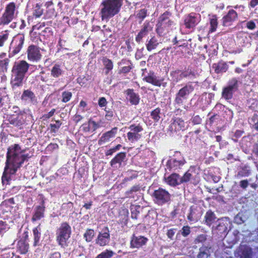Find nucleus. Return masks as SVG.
<instances>
[{
	"label": "nucleus",
	"instance_id": "51",
	"mask_svg": "<svg viewBox=\"0 0 258 258\" xmlns=\"http://www.w3.org/2000/svg\"><path fill=\"white\" fill-rule=\"evenodd\" d=\"M258 4V0H251L250 2V5L251 7H254Z\"/></svg>",
	"mask_w": 258,
	"mask_h": 258
},
{
	"label": "nucleus",
	"instance_id": "20",
	"mask_svg": "<svg viewBox=\"0 0 258 258\" xmlns=\"http://www.w3.org/2000/svg\"><path fill=\"white\" fill-rule=\"evenodd\" d=\"M127 98L130 102L134 104H137L139 103V96L134 93L132 90H128L127 91Z\"/></svg>",
	"mask_w": 258,
	"mask_h": 258
},
{
	"label": "nucleus",
	"instance_id": "47",
	"mask_svg": "<svg viewBox=\"0 0 258 258\" xmlns=\"http://www.w3.org/2000/svg\"><path fill=\"white\" fill-rule=\"evenodd\" d=\"M255 26V24L253 22H248L247 23V27L249 29H253Z\"/></svg>",
	"mask_w": 258,
	"mask_h": 258
},
{
	"label": "nucleus",
	"instance_id": "53",
	"mask_svg": "<svg viewBox=\"0 0 258 258\" xmlns=\"http://www.w3.org/2000/svg\"><path fill=\"white\" fill-rule=\"evenodd\" d=\"M82 118V117L80 115H76L74 119L76 121L78 122Z\"/></svg>",
	"mask_w": 258,
	"mask_h": 258
},
{
	"label": "nucleus",
	"instance_id": "4",
	"mask_svg": "<svg viewBox=\"0 0 258 258\" xmlns=\"http://www.w3.org/2000/svg\"><path fill=\"white\" fill-rule=\"evenodd\" d=\"M71 234L70 227L67 224H62L59 228L57 237V240L59 245L64 246L67 245Z\"/></svg>",
	"mask_w": 258,
	"mask_h": 258
},
{
	"label": "nucleus",
	"instance_id": "13",
	"mask_svg": "<svg viewBox=\"0 0 258 258\" xmlns=\"http://www.w3.org/2000/svg\"><path fill=\"white\" fill-rule=\"evenodd\" d=\"M250 255L251 249L245 246H241L235 253V256L239 258H250Z\"/></svg>",
	"mask_w": 258,
	"mask_h": 258
},
{
	"label": "nucleus",
	"instance_id": "56",
	"mask_svg": "<svg viewBox=\"0 0 258 258\" xmlns=\"http://www.w3.org/2000/svg\"><path fill=\"white\" fill-rule=\"evenodd\" d=\"M80 106L83 107H84L85 106H86V103L83 101H82L81 102H80Z\"/></svg>",
	"mask_w": 258,
	"mask_h": 258
},
{
	"label": "nucleus",
	"instance_id": "28",
	"mask_svg": "<svg viewBox=\"0 0 258 258\" xmlns=\"http://www.w3.org/2000/svg\"><path fill=\"white\" fill-rule=\"evenodd\" d=\"M51 75L54 77H58L61 74V71L58 66H54L51 72Z\"/></svg>",
	"mask_w": 258,
	"mask_h": 258
},
{
	"label": "nucleus",
	"instance_id": "64",
	"mask_svg": "<svg viewBox=\"0 0 258 258\" xmlns=\"http://www.w3.org/2000/svg\"><path fill=\"white\" fill-rule=\"evenodd\" d=\"M220 140V138H219V137L217 138V140Z\"/></svg>",
	"mask_w": 258,
	"mask_h": 258
},
{
	"label": "nucleus",
	"instance_id": "15",
	"mask_svg": "<svg viewBox=\"0 0 258 258\" xmlns=\"http://www.w3.org/2000/svg\"><path fill=\"white\" fill-rule=\"evenodd\" d=\"M147 239L144 237H134L131 241V247L132 248H139L145 244Z\"/></svg>",
	"mask_w": 258,
	"mask_h": 258
},
{
	"label": "nucleus",
	"instance_id": "34",
	"mask_svg": "<svg viewBox=\"0 0 258 258\" xmlns=\"http://www.w3.org/2000/svg\"><path fill=\"white\" fill-rule=\"evenodd\" d=\"M217 19L215 17H213L210 20V25H211V28H210V31L211 32H214L216 30L217 26Z\"/></svg>",
	"mask_w": 258,
	"mask_h": 258
},
{
	"label": "nucleus",
	"instance_id": "30",
	"mask_svg": "<svg viewBox=\"0 0 258 258\" xmlns=\"http://www.w3.org/2000/svg\"><path fill=\"white\" fill-rule=\"evenodd\" d=\"M43 208L41 207H38L33 217V220L35 221L41 218L43 216Z\"/></svg>",
	"mask_w": 258,
	"mask_h": 258
},
{
	"label": "nucleus",
	"instance_id": "9",
	"mask_svg": "<svg viewBox=\"0 0 258 258\" xmlns=\"http://www.w3.org/2000/svg\"><path fill=\"white\" fill-rule=\"evenodd\" d=\"M110 240V235L107 228L103 229L100 232L96 240L97 244L103 246L107 244Z\"/></svg>",
	"mask_w": 258,
	"mask_h": 258
},
{
	"label": "nucleus",
	"instance_id": "16",
	"mask_svg": "<svg viewBox=\"0 0 258 258\" xmlns=\"http://www.w3.org/2000/svg\"><path fill=\"white\" fill-rule=\"evenodd\" d=\"M237 14L234 10H230L228 13L223 18L224 25H228L230 23L236 20Z\"/></svg>",
	"mask_w": 258,
	"mask_h": 258
},
{
	"label": "nucleus",
	"instance_id": "42",
	"mask_svg": "<svg viewBox=\"0 0 258 258\" xmlns=\"http://www.w3.org/2000/svg\"><path fill=\"white\" fill-rule=\"evenodd\" d=\"M8 39L7 34H5L2 35H0V46H3L5 42Z\"/></svg>",
	"mask_w": 258,
	"mask_h": 258
},
{
	"label": "nucleus",
	"instance_id": "17",
	"mask_svg": "<svg viewBox=\"0 0 258 258\" xmlns=\"http://www.w3.org/2000/svg\"><path fill=\"white\" fill-rule=\"evenodd\" d=\"M143 80L155 86H160L161 84V80L157 79L153 73H150L148 76L145 77Z\"/></svg>",
	"mask_w": 258,
	"mask_h": 258
},
{
	"label": "nucleus",
	"instance_id": "14",
	"mask_svg": "<svg viewBox=\"0 0 258 258\" xmlns=\"http://www.w3.org/2000/svg\"><path fill=\"white\" fill-rule=\"evenodd\" d=\"M100 126L99 123L90 119L88 123L84 124L82 126V130L86 132H93Z\"/></svg>",
	"mask_w": 258,
	"mask_h": 258
},
{
	"label": "nucleus",
	"instance_id": "27",
	"mask_svg": "<svg viewBox=\"0 0 258 258\" xmlns=\"http://www.w3.org/2000/svg\"><path fill=\"white\" fill-rule=\"evenodd\" d=\"M158 44L159 43L157 42V41L154 38H152L147 44V49L149 51H151L156 48Z\"/></svg>",
	"mask_w": 258,
	"mask_h": 258
},
{
	"label": "nucleus",
	"instance_id": "41",
	"mask_svg": "<svg viewBox=\"0 0 258 258\" xmlns=\"http://www.w3.org/2000/svg\"><path fill=\"white\" fill-rule=\"evenodd\" d=\"M251 123H253V125L254 126V127L255 129L258 130V116H254L251 120Z\"/></svg>",
	"mask_w": 258,
	"mask_h": 258
},
{
	"label": "nucleus",
	"instance_id": "29",
	"mask_svg": "<svg viewBox=\"0 0 258 258\" xmlns=\"http://www.w3.org/2000/svg\"><path fill=\"white\" fill-rule=\"evenodd\" d=\"M215 219V216L213 212L208 211L206 215V222L207 224L210 225Z\"/></svg>",
	"mask_w": 258,
	"mask_h": 258
},
{
	"label": "nucleus",
	"instance_id": "58",
	"mask_svg": "<svg viewBox=\"0 0 258 258\" xmlns=\"http://www.w3.org/2000/svg\"><path fill=\"white\" fill-rule=\"evenodd\" d=\"M114 151H112V149L110 150V151H108L107 153V155H111L112 154V152H113Z\"/></svg>",
	"mask_w": 258,
	"mask_h": 258
},
{
	"label": "nucleus",
	"instance_id": "23",
	"mask_svg": "<svg viewBox=\"0 0 258 258\" xmlns=\"http://www.w3.org/2000/svg\"><path fill=\"white\" fill-rule=\"evenodd\" d=\"M10 122L15 126H19L23 123V119L21 115L12 116L10 119Z\"/></svg>",
	"mask_w": 258,
	"mask_h": 258
},
{
	"label": "nucleus",
	"instance_id": "32",
	"mask_svg": "<svg viewBox=\"0 0 258 258\" xmlns=\"http://www.w3.org/2000/svg\"><path fill=\"white\" fill-rule=\"evenodd\" d=\"M94 236V231L93 230H88L84 234V237L87 241H90Z\"/></svg>",
	"mask_w": 258,
	"mask_h": 258
},
{
	"label": "nucleus",
	"instance_id": "61",
	"mask_svg": "<svg viewBox=\"0 0 258 258\" xmlns=\"http://www.w3.org/2000/svg\"><path fill=\"white\" fill-rule=\"evenodd\" d=\"M14 111L15 112H17V110H18V107H14Z\"/></svg>",
	"mask_w": 258,
	"mask_h": 258
},
{
	"label": "nucleus",
	"instance_id": "48",
	"mask_svg": "<svg viewBox=\"0 0 258 258\" xmlns=\"http://www.w3.org/2000/svg\"><path fill=\"white\" fill-rule=\"evenodd\" d=\"M241 187L245 188H246L248 185V182L247 180H242L240 181V183Z\"/></svg>",
	"mask_w": 258,
	"mask_h": 258
},
{
	"label": "nucleus",
	"instance_id": "45",
	"mask_svg": "<svg viewBox=\"0 0 258 258\" xmlns=\"http://www.w3.org/2000/svg\"><path fill=\"white\" fill-rule=\"evenodd\" d=\"M217 229H218L219 231L225 232L227 230V227L225 226L224 224H222V223H220L217 227Z\"/></svg>",
	"mask_w": 258,
	"mask_h": 258
},
{
	"label": "nucleus",
	"instance_id": "3",
	"mask_svg": "<svg viewBox=\"0 0 258 258\" xmlns=\"http://www.w3.org/2000/svg\"><path fill=\"white\" fill-rule=\"evenodd\" d=\"M29 64L25 61H21L16 63L13 69L12 84L14 86H19L21 85L27 72Z\"/></svg>",
	"mask_w": 258,
	"mask_h": 258
},
{
	"label": "nucleus",
	"instance_id": "1",
	"mask_svg": "<svg viewBox=\"0 0 258 258\" xmlns=\"http://www.w3.org/2000/svg\"><path fill=\"white\" fill-rule=\"evenodd\" d=\"M30 156L25 153L17 144L10 147L7 153L6 166L2 177V182L7 183L11 178V175H14L20 167L23 162Z\"/></svg>",
	"mask_w": 258,
	"mask_h": 258
},
{
	"label": "nucleus",
	"instance_id": "7",
	"mask_svg": "<svg viewBox=\"0 0 258 258\" xmlns=\"http://www.w3.org/2000/svg\"><path fill=\"white\" fill-rule=\"evenodd\" d=\"M237 88V81L235 79H232L229 85L225 87L222 92V97L226 100L231 99L233 93Z\"/></svg>",
	"mask_w": 258,
	"mask_h": 258
},
{
	"label": "nucleus",
	"instance_id": "60",
	"mask_svg": "<svg viewBox=\"0 0 258 258\" xmlns=\"http://www.w3.org/2000/svg\"><path fill=\"white\" fill-rule=\"evenodd\" d=\"M251 187H253V188H256V185L255 184H251Z\"/></svg>",
	"mask_w": 258,
	"mask_h": 258
},
{
	"label": "nucleus",
	"instance_id": "25",
	"mask_svg": "<svg viewBox=\"0 0 258 258\" xmlns=\"http://www.w3.org/2000/svg\"><path fill=\"white\" fill-rule=\"evenodd\" d=\"M113 254V251L107 249L98 254L95 258H111Z\"/></svg>",
	"mask_w": 258,
	"mask_h": 258
},
{
	"label": "nucleus",
	"instance_id": "31",
	"mask_svg": "<svg viewBox=\"0 0 258 258\" xmlns=\"http://www.w3.org/2000/svg\"><path fill=\"white\" fill-rule=\"evenodd\" d=\"M148 26H146L144 27L143 30L141 31V32L139 33L137 37H136V40L138 41H140L143 37L146 35L147 32L148 31Z\"/></svg>",
	"mask_w": 258,
	"mask_h": 258
},
{
	"label": "nucleus",
	"instance_id": "24",
	"mask_svg": "<svg viewBox=\"0 0 258 258\" xmlns=\"http://www.w3.org/2000/svg\"><path fill=\"white\" fill-rule=\"evenodd\" d=\"M192 90L193 89L190 86H186L180 90L178 93V96L183 97L184 96L191 92Z\"/></svg>",
	"mask_w": 258,
	"mask_h": 258
},
{
	"label": "nucleus",
	"instance_id": "26",
	"mask_svg": "<svg viewBox=\"0 0 258 258\" xmlns=\"http://www.w3.org/2000/svg\"><path fill=\"white\" fill-rule=\"evenodd\" d=\"M125 155L123 153H120L118 154L112 161L111 165L115 164L117 163H120L124 159Z\"/></svg>",
	"mask_w": 258,
	"mask_h": 258
},
{
	"label": "nucleus",
	"instance_id": "62",
	"mask_svg": "<svg viewBox=\"0 0 258 258\" xmlns=\"http://www.w3.org/2000/svg\"><path fill=\"white\" fill-rule=\"evenodd\" d=\"M53 112H54V110H53V111H51V112H50V113H51V115H52V114L53 113Z\"/></svg>",
	"mask_w": 258,
	"mask_h": 258
},
{
	"label": "nucleus",
	"instance_id": "46",
	"mask_svg": "<svg viewBox=\"0 0 258 258\" xmlns=\"http://www.w3.org/2000/svg\"><path fill=\"white\" fill-rule=\"evenodd\" d=\"M138 16L139 18H144L146 16V12L145 10H141L138 14Z\"/></svg>",
	"mask_w": 258,
	"mask_h": 258
},
{
	"label": "nucleus",
	"instance_id": "52",
	"mask_svg": "<svg viewBox=\"0 0 258 258\" xmlns=\"http://www.w3.org/2000/svg\"><path fill=\"white\" fill-rule=\"evenodd\" d=\"M6 228V225L5 224V223L3 221L0 222V232L1 230L5 229Z\"/></svg>",
	"mask_w": 258,
	"mask_h": 258
},
{
	"label": "nucleus",
	"instance_id": "8",
	"mask_svg": "<svg viewBox=\"0 0 258 258\" xmlns=\"http://www.w3.org/2000/svg\"><path fill=\"white\" fill-rule=\"evenodd\" d=\"M154 196L156 199V202L159 204H163L168 202L170 199V195L169 193L164 189H159L155 190Z\"/></svg>",
	"mask_w": 258,
	"mask_h": 258
},
{
	"label": "nucleus",
	"instance_id": "6",
	"mask_svg": "<svg viewBox=\"0 0 258 258\" xmlns=\"http://www.w3.org/2000/svg\"><path fill=\"white\" fill-rule=\"evenodd\" d=\"M130 132L127 134V139L132 142L138 140L141 137V133L143 131V128L140 125H132L129 127Z\"/></svg>",
	"mask_w": 258,
	"mask_h": 258
},
{
	"label": "nucleus",
	"instance_id": "43",
	"mask_svg": "<svg viewBox=\"0 0 258 258\" xmlns=\"http://www.w3.org/2000/svg\"><path fill=\"white\" fill-rule=\"evenodd\" d=\"M104 64L108 70H110L112 69V62L109 59H106L104 61Z\"/></svg>",
	"mask_w": 258,
	"mask_h": 258
},
{
	"label": "nucleus",
	"instance_id": "50",
	"mask_svg": "<svg viewBox=\"0 0 258 258\" xmlns=\"http://www.w3.org/2000/svg\"><path fill=\"white\" fill-rule=\"evenodd\" d=\"M196 240L198 242H203L206 240V237L204 235H200L199 236H198L197 237V238L196 239Z\"/></svg>",
	"mask_w": 258,
	"mask_h": 258
},
{
	"label": "nucleus",
	"instance_id": "22",
	"mask_svg": "<svg viewBox=\"0 0 258 258\" xmlns=\"http://www.w3.org/2000/svg\"><path fill=\"white\" fill-rule=\"evenodd\" d=\"M213 68L217 73L225 72L227 69V65L224 62H219L217 64L215 63L213 66Z\"/></svg>",
	"mask_w": 258,
	"mask_h": 258
},
{
	"label": "nucleus",
	"instance_id": "40",
	"mask_svg": "<svg viewBox=\"0 0 258 258\" xmlns=\"http://www.w3.org/2000/svg\"><path fill=\"white\" fill-rule=\"evenodd\" d=\"M189 233H190V228L188 226H184L182 228L181 234H182L183 236H186L187 235H188L189 234Z\"/></svg>",
	"mask_w": 258,
	"mask_h": 258
},
{
	"label": "nucleus",
	"instance_id": "5",
	"mask_svg": "<svg viewBox=\"0 0 258 258\" xmlns=\"http://www.w3.org/2000/svg\"><path fill=\"white\" fill-rule=\"evenodd\" d=\"M15 5L14 3L9 4L6 7L5 12L3 14L1 22L6 24L10 23L15 16Z\"/></svg>",
	"mask_w": 258,
	"mask_h": 258
},
{
	"label": "nucleus",
	"instance_id": "2",
	"mask_svg": "<svg viewBox=\"0 0 258 258\" xmlns=\"http://www.w3.org/2000/svg\"><path fill=\"white\" fill-rule=\"evenodd\" d=\"M122 0H103L101 15L103 20H108L117 14L122 5Z\"/></svg>",
	"mask_w": 258,
	"mask_h": 258
},
{
	"label": "nucleus",
	"instance_id": "39",
	"mask_svg": "<svg viewBox=\"0 0 258 258\" xmlns=\"http://www.w3.org/2000/svg\"><path fill=\"white\" fill-rule=\"evenodd\" d=\"M160 110L158 108L155 109L151 113V115L155 120H158L160 118L159 115Z\"/></svg>",
	"mask_w": 258,
	"mask_h": 258
},
{
	"label": "nucleus",
	"instance_id": "12",
	"mask_svg": "<svg viewBox=\"0 0 258 258\" xmlns=\"http://www.w3.org/2000/svg\"><path fill=\"white\" fill-rule=\"evenodd\" d=\"M28 59L32 60H38L41 57L38 48L36 46L31 45L28 49Z\"/></svg>",
	"mask_w": 258,
	"mask_h": 258
},
{
	"label": "nucleus",
	"instance_id": "33",
	"mask_svg": "<svg viewBox=\"0 0 258 258\" xmlns=\"http://www.w3.org/2000/svg\"><path fill=\"white\" fill-rule=\"evenodd\" d=\"M19 246L20 250L23 253H26L28 250L29 245L27 243L24 242H20L19 243Z\"/></svg>",
	"mask_w": 258,
	"mask_h": 258
},
{
	"label": "nucleus",
	"instance_id": "59",
	"mask_svg": "<svg viewBox=\"0 0 258 258\" xmlns=\"http://www.w3.org/2000/svg\"><path fill=\"white\" fill-rule=\"evenodd\" d=\"M84 206L86 207V209H89L90 205L86 204Z\"/></svg>",
	"mask_w": 258,
	"mask_h": 258
},
{
	"label": "nucleus",
	"instance_id": "19",
	"mask_svg": "<svg viewBox=\"0 0 258 258\" xmlns=\"http://www.w3.org/2000/svg\"><path fill=\"white\" fill-rule=\"evenodd\" d=\"M198 23V20L195 16L189 15L184 21V24L186 28H193Z\"/></svg>",
	"mask_w": 258,
	"mask_h": 258
},
{
	"label": "nucleus",
	"instance_id": "10",
	"mask_svg": "<svg viewBox=\"0 0 258 258\" xmlns=\"http://www.w3.org/2000/svg\"><path fill=\"white\" fill-rule=\"evenodd\" d=\"M116 132L117 128L114 127L111 131L103 134L98 141L99 144L100 145H102L111 141L112 139L115 137L116 134Z\"/></svg>",
	"mask_w": 258,
	"mask_h": 258
},
{
	"label": "nucleus",
	"instance_id": "35",
	"mask_svg": "<svg viewBox=\"0 0 258 258\" xmlns=\"http://www.w3.org/2000/svg\"><path fill=\"white\" fill-rule=\"evenodd\" d=\"M42 14V10L41 9L40 6L37 4L34 7V14L36 17H40Z\"/></svg>",
	"mask_w": 258,
	"mask_h": 258
},
{
	"label": "nucleus",
	"instance_id": "63",
	"mask_svg": "<svg viewBox=\"0 0 258 258\" xmlns=\"http://www.w3.org/2000/svg\"><path fill=\"white\" fill-rule=\"evenodd\" d=\"M204 254V253H201V254H199V256H201V255L202 254Z\"/></svg>",
	"mask_w": 258,
	"mask_h": 258
},
{
	"label": "nucleus",
	"instance_id": "55",
	"mask_svg": "<svg viewBox=\"0 0 258 258\" xmlns=\"http://www.w3.org/2000/svg\"><path fill=\"white\" fill-rule=\"evenodd\" d=\"M121 147L120 145H118L116 146V147L114 149H112L113 151H115L116 150H118L119 148Z\"/></svg>",
	"mask_w": 258,
	"mask_h": 258
},
{
	"label": "nucleus",
	"instance_id": "44",
	"mask_svg": "<svg viewBox=\"0 0 258 258\" xmlns=\"http://www.w3.org/2000/svg\"><path fill=\"white\" fill-rule=\"evenodd\" d=\"M98 103L100 107H104L106 104V100L105 98L104 97L100 98Z\"/></svg>",
	"mask_w": 258,
	"mask_h": 258
},
{
	"label": "nucleus",
	"instance_id": "57",
	"mask_svg": "<svg viewBox=\"0 0 258 258\" xmlns=\"http://www.w3.org/2000/svg\"><path fill=\"white\" fill-rule=\"evenodd\" d=\"M132 217L134 218H137V214L133 212H132Z\"/></svg>",
	"mask_w": 258,
	"mask_h": 258
},
{
	"label": "nucleus",
	"instance_id": "21",
	"mask_svg": "<svg viewBox=\"0 0 258 258\" xmlns=\"http://www.w3.org/2000/svg\"><path fill=\"white\" fill-rule=\"evenodd\" d=\"M34 98L35 96L33 93L28 90L24 91L21 96V99L26 101L33 102Z\"/></svg>",
	"mask_w": 258,
	"mask_h": 258
},
{
	"label": "nucleus",
	"instance_id": "54",
	"mask_svg": "<svg viewBox=\"0 0 258 258\" xmlns=\"http://www.w3.org/2000/svg\"><path fill=\"white\" fill-rule=\"evenodd\" d=\"M60 254L59 253H54L52 255L50 258H59Z\"/></svg>",
	"mask_w": 258,
	"mask_h": 258
},
{
	"label": "nucleus",
	"instance_id": "38",
	"mask_svg": "<svg viewBox=\"0 0 258 258\" xmlns=\"http://www.w3.org/2000/svg\"><path fill=\"white\" fill-rule=\"evenodd\" d=\"M72 96V94L70 92H64L62 94V101L67 102L69 101Z\"/></svg>",
	"mask_w": 258,
	"mask_h": 258
},
{
	"label": "nucleus",
	"instance_id": "37",
	"mask_svg": "<svg viewBox=\"0 0 258 258\" xmlns=\"http://www.w3.org/2000/svg\"><path fill=\"white\" fill-rule=\"evenodd\" d=\"M191 176V175L190 173L188 172H186L182 177L180 178V183L189 181Z\"/></svg>",
	"mask_w": 258,
	"mask_h": 258
},
{
	"label": "nucleus",
	"instance_id": "18",
	"mask_svg": "<svg viewBox=\"0 0 258 258\" xmlns=\"http://www.w3.org/2000/svg\"><path fill=\"white\" fill-rule=\"evenodd\" d=\"M166 182L170 185L175 186L180 183V177L178 174H172L166 178Z\"/></svg>",
	"mask_w": 258,
	"mask_h": 258
},
{
	"label": "nucleus",
	"instance_id": "49",
	"mask_svg": "<svg viewBox=\"0 0 258 258\" xmlns=\"http://www.w3.org/2000/svg\"><path fill=\"white\" fill-rule=\"evenodd\" d=\"M174 233H175L173 230H169L168 231L167 234L169 238L172 239L174 235Z\"/></svg>",
	"mask_w": 258,
	"mask_h": 258
},
{
	"label": "nucleus",
	"instance_id": "36",
	"mask_svg": "<svg viewBox=\"0 0 258 258\" xmlns=\"http://www.w3.org/2000/svg\"><path fill=\"white\" fill-rule=\"evenodd\" d=\"M34 235V245H36L39 240L40 232L38 228H36L33 230Z\"/></svg>",
	"mask_w": 258,
	"mask_h": 258
},
{
	"label": "nucleus",
	"instance_id": "11",
	"mask_svg": "<svg viewBox=\"0 0 258 258\" xmlns=\"http://www.w3.org/2000/svg\"><path fill=\"white\" fill-rule=\"evenodd\" d=\"M187 126V123L181 119H175L171 124L169 130L171 132L184 130Z\"/></svg>",
	"mask_w": 258,
	"mask_h": 258
}]
</instances>
